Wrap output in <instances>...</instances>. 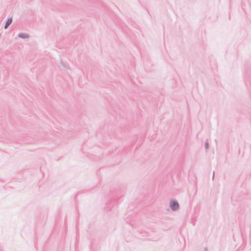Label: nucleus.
Masks as SVG:
<instances>
[{
  "label": "nucleus",
  "instance_id": "7ed1b4c3",
  "mask_svg": "<svg viewBox=\"0 0 251 251\" xmlns=\"http://www.w3.org/2000/svg\"><path fill=\"white\" fill-rule=\"evenodd\" d=\"M12 21V18H8V20H7V21H6V24H5V27H4V28H6L8 27V26L10 24H11V23Z\"/></svg>",
  "mask_w": 251,
  "mask_h": 251
},
{
  "label": "nucleus",
  "instance_id": "f257e3e1",
  "mask_svg": "<svg viewBox=\"0 0 251 251\" xmlns=\"http://www.w3.org/2000/svg\"><path fill=\"white\" fill-rule=\"evenodd\" d=\"M170 206L172 210H176L178 208V203L175 201H172L170 202Z\"/></svg>",
  "mask_w": 251,
  "mask_h": 251
},
{
  "label": "nucleus",
  "instance_id": "20e7f679",
  "mask_svg": "<svg viewBox=\"0 0 251 251\" xmlns=\"http://www.w3.org/2000/svg\"><path fill=\"white\" fill-rule=\"evenodd\" d=\"M208 144L207 143H205V147L206 148H208Z\"/></svg>",
  "mask_w": 251,
  "mask_h": 251
},
{
  "label": "nucleus",
  "instance_id": "f03ea898",
  "mask_svg": "<svg viewBox=\"0 0 251 251\" xmlns=\"http://www.w3.org/2000/svg\"><path fill=\"white\" fill-rule=\"evenodd\" d=\"M18 36L22 38H27L29 37V34L24 33H21L18 34Z\"/></svg>",
  "mask_w": 251,
  "mask_h": 251
}]
</instances>
